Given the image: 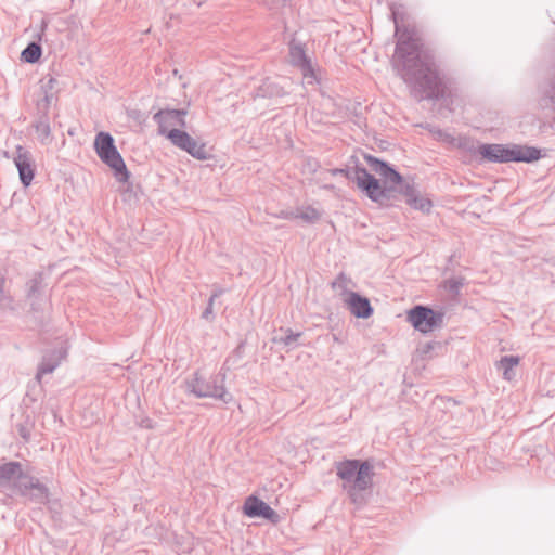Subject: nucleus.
Returning a JSON list of instances; mask_svg holds the SVG:
<instances>
[{"label": "nucleus", "instance_id": "obj_3", "mask_svg": "<svg viewBox=\"0 0 555 555\" xmlns=\"http://www.w3.org/2000/svg\"><path fill=\"white\" fill-rule=\"evenodd\" d=\"M479 155L489 162L508 163L525 162L530 163L541 157L540 150L526 145H503V144H483L478 147Z\"/></svg>", "mask_w": 555, "mask_h": 555}, {"label": "nucleus", "instance_id": "obj_18", "mask_svg": "<svg viewBox=\"0 0 555 555\" xmlns=\"http://www.w3.org/2000/svg\"><path fill=\"white\" fill-rule=\"evenodd\" d=\"M41 54V46L33 41L29 42L27 47L22 51L21 59L26 63L34 64L40 59Z\"/></svg>", "mask_w": 555, "mask_h": 555}, {"label": "nucleus", "instance_id": "obj_9", "mask_svg": "<svg viewBox=\"0 0 555 555\" xmlns=\"http://www.w3.org/2000/svg\"><path fill=\"white\" fill-rule=\"evenodd\" d=\"M420 44L416 39L399 36V42L395 53V61L402 65L410 61L420 60Z\"/></svg>", "mask_w": 555, "mask_h": 555}, {"label": "nucleus", "instance_id": "obj_11", "mask_svg": "<svg viewBox=\"0 0 555 555\" xmlns=\"http://www.w3.org/2000/svg\"><path fill=\"white\" fill-rule=\"evenodd\" d=\"M344 304L350 310V312L362 319H367L373 313V308L367 298L360 296L357 293L349 292L344 296Z\"/></svg>", "mask_w": 555, "mask_h": 555}, {"label": "nucleus", "instance_id": "obj_10", "mask_svg": "<svg viewBox=\"0 0 555 555\" xmlns=\"http://www.w3.org/2000/svg\"><path fill=\"white\" fill-rule=\"evenodd\" d=\"M372 465L365 461L361 463V467L353 479L351 485H344L352 500L357 501V494L360 491L367 489L372 483Z\"/></svg>", "mask_w": 555, "mask_h": 555}, {"label": "nucleus", "instance_id": "obj_20", "mask_svg": "<svg viewBox=\"0 0 555 555\" xmlns=\"http://www.w3.org/2000/svg\"><path fill=\"white\" fill-rule=\"evenodd\" d=\"M35 133L37 139L42 143L46 144L49 141L51 128L48 122V120L43 117H41L35 125Z\"/></svg>", "mask_w": 555, "mask_h": 555}, {"label": "nucleus", "instance_id": "obj_5", "mask_svg": "<svg viewBox=\"0 0 555 555\" xmlns=\"http://www.w3.org/2000/svg\"><path fill=\"white\" fill-rule=\"evenodd\" d=\"M406 318L412 326L422 333L431 332L441 321L439 313L424 306H416L409 310Z\"/></svg>", "mask_w": 555, "mask_h": 555}, {"label": "nucleus", "instance_id": "obj_22", "mask_svg": "<svg viewBox=\"0 0 555 555\" xmlns=\"http://www.w3.org/2000/svg\"><path fill=\"white\" fill-rule=\"evenodd\" d=\"M301 217L306 220L313 221L319 218V212L313 208H309L305 214L301 215Z\"/></svg>", "mask_w": 555, "mask_h": 555}, {"label": "nucleus", "instance_id": "obj_8", "mask_svg": "<svg viewBox=\"0 0 555 555\" xmlns=\"http://www.w3.org/2000/svg\"><path fill=\"white\" fill-rule=\"evenodd\" d=\"M243 513L249 518H263L273 524H276L280 519L278 513L256 495H249L245 499Z\"/></svg>", "mask_w": 555, "mask_h": 555}, {"label": "nucleus", "instance_id": "obj_4", "mask_svg": "<svg viewBox=\"0 0 555 555\" xmlns=\"http://www.w3.org/2000/svg\"><path fill=\"white\" fill-rule=\"evenodd\" d=\"M94 149L99 158L114 171L119 182L129 180L130 173L109 133L99 132L94 139Z\"/></svg>", "mask_w": 555, "mask_h": 555}, {"label": "nucleus", "instance_id": "obj_14", "mask_svg": "<svg viewBox=\"0 0 555 555\" xmlns=\"http://www.w3.org/2000/svg\"><path fill=\"white\" fill-rule=\"evenodd\" d=\"M361 463L362 462L357 460H346L336 465L337 475L341 480H344V485H351L353 482V479L361 467Z\"/></svg>", "mask_w": 555, "mask_h": 555}, {"label": "nucleus", "instance_id": "obj_19", "mask_svg": "<svg viewBox=\"0 0 555 555\" xmlns=\"http://www.w3.org/2000/svg\"><path fill=\"white\" fill-rule=\"evenodd\" d=\"M190 387L192 388V391L198 397H211L216 395V391L205 383L203 377L198 375H196L192 380Z\"/></svg>", "mask_w": 555, "mask_h": 555}, {"label": "nucleus", "instance_id": "obj_17", "mask_svg": "<svg viewBox=\"0 0 555 555\" xmlns=\"http://www.w3.org/2000/svg\"><path fill=\"white\" fill-rule=\"evenodd\" d=\"M519 364L518 357H504L499 362V367L503 371V377L512 380L515 377L514 369Z\"/></svg>", "mask_w": 555, "mask_h": 555}, {"label": "nucleus", "instance_id": "obj_2", "mask_svg": "<svg viewBox=\"0 0 555 555\" xmlns=\"http://www.w3.org/2000/svg\"><path fill=\"white\" fill-rule=\"evenodd\" d=\"M185 111L164 109L155 115L158 122L159 134L165 135L175 146L185 151L196 159H208L210 157L206 144L196 141L181 128L186 126Z\"/></svg>", "mask_w": 555, "mask_h": 555}, {"label": "nucleus", "instance_id": "obj_1", "mask_svg": "<svg viewBox=\"0 0 555 555\" xmlns=\"http://www.w3.org/2000/svg\"><path fill=\"white\" fill-rule=\"evenodd\" d=\"M376 178L366 169L356 167L354 181L357 186L372 201L383 204L388 201L397 190L405 197L406 204L423 212H428L433 206L431 201L421 194L412 184L403 183L401 176L372 155H364Z\"/></svg>", "mask_w": 555, "mask_h": 555}, {"label": "nucleus", "instance_id": "obj_16", "mask_svg": "<svg viewBox=\"0 0 555 555\" xmlns=\"http://www.w3.org/2000/svg\"><path fill=\"white\" fill-rule=\"evenodd\" d=\"M25 475L22 474V466L18 462H8L0 465V487L7 486L11 480H18Z\"/></svg>", "mask_w": 555, "mask_h": 555}, {"label": "nucleus", "instance_id": "obj_7", "mask_svg": "<svg viewBox=\"0 0 555 555\" xmlns=\"http://www.w3.org/2000/svg\"><path fill=\"white\" fill-rule=\"evenodd\" d=\"M13 162L18 171L20 181L24 186L30 185L35 172V159L33 154L25 147L17 145Z\"/></svg>", "mask_w": 555, "mask_h": 555}, {"label": "nucleus", "instance_id": "obj_13", "mask_svg": "<svg viewBox=\"0 0 555 555\" xmlns=\"http://www.w3.org/2000/svg\"><path fill=\"white\" fill-rule=\"evenodd\" d=\"M27 301L34 311L42 310L46 305L41 274H37L27 283Z\"/></svg>", "mask_w": 555, "mask_h": 555}, {"label": "nucleus", "instance_id": "obj_15", "mask_svg": "<svg viewBox=\"0 0 555 555\" xmlns=\"http://www.w3.org/2000/svg\"><path fill=\"white\" fill-rule=\"evenodd\" d=\"M42 86L40 93L37 98V108L44 113L48 107L52 104L54 101V94L52 92V89L54 88V85L57 82L55 78L50 77L47 82L44 80H41Z\"/></svg>", "mask_w": 555, "mask_h": 555}, {"label": "nucleus", "instance_id": "obj_12", "mask_svg": "<svg viewBox=\"0 0 555 555\" xmlns=\"http://www.w3.org/2000/svg\"><path fill=\"white\" fill-rule=\"evenodd\" d=\"M66 357V349L60 348L43 354L42 361L38 366L36 382L41 383L46 374H51Z\"/></svg>", "mask_w": 555, "mask_h": 555}, {"label": "nucleus", "instance_id": "obj_21", "mask_svg": "<svg viewBox=\"0 0 555 555\" xmlns=\"http://www.w3.org/2000/svg\"><path fill=\"white\" fill-rule=\"evenodd\" d=\"M291 56L293 62L298 65H304L306 63L305 51L299 46H294L291 48Z\"/></svg>", "mask_w": 555, "mask_h": 555}, {"label": "nucleus", "instance_id": "obj_6", "mask_svg": "<svg viewBox=\"0 0 555 555\" xmlns=\"http://www.w3.org/2000/svg\"><path fill=\"white\" fill-rule=\"evenodd\" d=\"M14 492L36 503H43L48 495L46 486L27 475L14 481Z\"/></svg>", "mask_w": 555, "mask_h": 555}]
</instances>
